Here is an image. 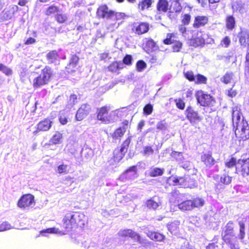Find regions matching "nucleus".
Instances as JSON below:
<instances>
[{
	"mask_svg": "<svg viewBox=\"0 0 249 249\" xmlns=\"http://www.w3.org/2000/svg\"><path fill=\"white\" fill-rule=\"evenodd\" d=\"M132 60V57L131 55L127 54L126 55L124 59H123V62L122 63L124 64H126L127 65H129L131 64V62Z\"/></svg>",
	"mask_w": 249,
	"mask_h": 249,
	"instance_id": "774afa93",
	"label": "nucleus"
},
{
	"mask_svg": "<svg viewBox=\"0 0 249 249\" xmlns=\"http://www.w3.org/2000/svg\"><path fill=\"white\" fill-rule=\"evenodd\" d=\"M13 227L7 221H4L0 224V232L12 229Z\"/></svg>",
	"mask_w": 249,
	"mask_h": 249,
	"instance_id": "c03bdc74",
	"label": "nucleus"
},
{
	"mask_svg": "<svg viewBox=\"0 0 249 249\" xmlns=\"http://www.w3.org/2000/svg\"><path fill=\"white\" fill-rule=\"evenodd\" d=\"M232 178L230 177L228 175L226 174H223L220 178V182L225 184L228 185L231 183Z\"/></svg>",
	"mask_w": 249,
	"mask_h": 249,
	"instance_id": "a19ab883",
	"label": "nucleus"
},
{
	"mask_svg": "<svg viewBox=\"0 0 249 249\" xmlns=\"http://www.w3.org/2000/svg\"><path fill=\"white\" fill-rule=\"evenodd\" d=\"M179 222L175 221L168 225V229L172 234H177L178 231Z\"/></svg>",
	"mask_w": 249,
	"mask_h": 249,
	"instance_id": "7c9ffc66",
	"label": "nucleus"
},
{
	"mask_svg": "<svg viewBox=\"0 0 249 249\" xmlns=\"http://www.w3.org/2000/svg\"><path fill=\"white\" fill-rule=\"evenodd\" d=\"M239 41L242 46L249 45V33L247 32H242L240 34Z\"/></svg>",
	"mask_w": 249,
	"mask_h": 249,
	"instance_id": "393cba45",
	"label": "nucleus"
},
{
	"mask_svg": "<svg viewBox=\"0 0 249 249\" xmlns=\"http://www.w3.org/2000/svg\"><path fill=\"white\" fill-rule=\"evenodd\" d=\"M137 168L136 166H132L127 169L120 177L122 180L134 179L137 177Z\"/></svg>",
	"mask_w": 249,
	"mask_h": 249,
	"instance_id": "9b49d317",
	"label": "nucleus"
},
{
	"mask_svg": "<svg viewBox=\"0 0 249 249\" xmlns=\"http://www.w3.org/2000/svg\"><path fill=\"white\" fill-rule=\"evenodd\" d=\"M97 14L98 17L103 18H111V16L113 15V11L109 10L107 5H102L98 9Z\"/></svg>",
	"mask_w": 249,
	"mask_h": 249,
	"instance_id": "4468645a",
	"label": "nucleus"
},
{
	"mask_svg": "<svg viewBox=\"0 0 249 249\" xmlns=\"http://www.w3.org/2000/svg\"><path fill=\"white\" fill-rule=\"evenodd\" d=\"M109 108L107 107H103L100 108L98 112L97 118L98 120H101L105 123H108L109 122V119L107 118L108 111Z\"/></svg>",
	"mask_w": 249,
	"mask_h": 249,
	"instance_id": "2eb2a0df",
	"label": "nucleus"
},
{
	"mask_svg": "<svg viewBox=\"0 0 249 249\" xmlns=\"http://www.w3.org/2000/svg\"><path fill=\"white\" fill-rule=\"evenodd\" d=\"M236 160L234 158H231L229 161L225 163L226 166L228 168H231L234 166H236Z\"/></svg>",
	"mask_w": 249,
	"mask_h": 249,
	"instance_id": "bf43d9fd",
	"label": "nucleus"
},
{
	"mask_svg": "<svg viewBox=\"0 0 249 249\" xmlns=\"http://www.w3.org/2000/svg\"><path fill=\"white\" fill-rule=\"evenodd\" d=\"M114 159L115 161L119 162L124 157L125 153L122 152L120 150H115L114 151Z\"/></svg>",
	"mask_w": 249,
	"mask_h": 249,
	"instance_id": "de8ad7c7",
	"label": "nucleus"
},
{
	"mask_svg": "<svg viewBox=\"0 0 249 249\" xmlns=\"http://www.w3.org/2000/svg\"><path fill=\"white\" fill-rule=\"evenodd\" d=\"M157 9L160 13H165L168 10V2L167 0H159Z\"/></svg>",
	"mask_w": 249,
	"mask_h": 249,
	"instance_id": "4be33fe9",
	"label": "nucleus"
},
{
	"mask_svg": "<svg viewBox=\"0 0 249 249\" xmlns=\"http://www.w3.org/2000/svg\"><path fill=\"white\" fill-rule=\"evenodd\" d=\"M153 111V106L151 104L146 105L143 108V112L145 114L150 115Z\"/></svg>",
	"mask_w": 249,
	"mask_h": 249,
	"instance_id": "69168bd1",
	"label": "nucleus"
},
{
	"mask_svg": "<svg viewBox=\"0 0 249 249\" xmlns=\"http://www.w3.org/2000/svg\"><path fill=\"white\" fill-rule=\"evenodd\" d=\"M185 114L187 119L191 123L195 122L196 120H200V116L198 112L195 110L191 106H188L187 107L185 111Z\"/></svg>",
	"mask_w": 249,
	"mask_h": 249,
	"instance_id": "1a4fd4ad",
	"label": "nucleus"
},
{
	"mask_svg": "<svg viewBox=\"0 0 249 249\" xmlns=\"http://www.w3.org/2000/svg\"><path fill=\"white\" fill-rule=\"evenodd\" d=\"M191 16L189 14H185L182 18L181 22L184 25H188L190 22Z\"/></svg>",
	"mask_w": 249,
	"mask_h": 249,
	"instance_id": "680f3d73",
	"label": "nucleus"
},
{
	"mask_svg": "<svg viewBox=\"0 0 249 249\" xmlns=\"http://www.w3.org/2000/svg\"><path fill=\"white\" fill-rule=\"evenodd\" d=\"M186 177V175L184 177H172L169 178L173 181L174 185H179L185 188Z\"/></svg>",
	"mask_w": 249,
	"mask_h": 249,
	"instance_id": "b1692460",
	"label": "nucleus"
},
{
	"mask_svg": "<svg viewBox=\"0 0 249 249\" xmlns=\"http://www.w3.org/2000/svg\"><path fill=\"white\" fill-rule=\"evenodd\" d=\"M18 7L13 5L5 9L1 13V18L3 20H9L12 18L14 14L18 11Z\"/></svg>",
	"mask_w": 249,
	"mask_h": 249,
	"instance_id": "9d476101",
	"label": "nucleus"
},
{
	"mask_svg": "<svg viewBox=\"0 0 249 249\" xmlns=\"http://www.w3.org/2000/svg\"><path fill=\"white\" fill-rule=\"evenodd\" d=\"M47 58L50 63H55L58 60V55L56 51H52L47 54Z\"/></svg>",
	"mask_w": 249,
	"mask_h": 249,
	"instance_id": "c85d7f7f",
	"label": "nucleus"
},
{
	"mask_svg": "<svg viewBox=\"0 0 249 249\" xmlns=\"http://www.w3.org/2000/svg\"><path fill=\"white\" fill-rule=\"evenodd\" d=\"M146 234L151 240L156 241H162L165 238V236L160 233L151 231H145L144 232Z\"/></svg>",
	"mask_w": 249,
	"mask_h": 249,
	"instance_id": "f3484780",
	"label": "nucleus"
},
{
	"mask_svg": "<svg viewBox=\"0 0 249 249\" xmlns=\"http://www.w3.org/2000/svg\"><path fill=\"white\" fill-rule=\"evenodd\" d=\"M207 81V78L203 75L197 74L196 77L195 81L196 84H205Z\"/></svg>",
	"mask_w": 249,
	"mask_h": 249,
	"instance_id": "3c124183",
	"label": "nucleus"
},
{
	"mask_svg": "<svg viewBox=\"0 0 249 249\" xmlns=\"http://www.w3.org/2000/svg\"><path fill=\"white\" fill-rule=\"evenodd\" d=\"M79 59V57L76 55L73 54L71 55L70 60L69 64L68 65V66L69 67V68H75L78 63Z\"/></svg>",
	"mask_w": 249,
	"mask_h": 249,
	"instance_id": "4c0bfd02",
	"label": "nucleus"
},
{
	"mask_svg": "<svg viewBox=\"0 0 249 249\" xmlns=\"http://www.w3.org/2000/svg\"><path fill=\"white\" fill-rule=\"evenodd\" d=\"M175 102L178 108L182 110L184 109L185 104L183 100L180 98L176 99L175 100Z\"/></svg>",
	"mask_w": 249,
	"mask_h": 249,
	"instance_id": "6e6d98bb",
	"label": "nucleus"
},
{
	"mask_svg": "<svg viewBox=\"0 0 249 249\" xmlns=\"http://www.w3.org/2000/svg\"><path fill=\"white\" fill-rule=\"evenodd\" d=\"M153 1V0H142L138 4V8L142 11L148 9L151 7Z\"/></svg>",
	"mask_w": 249,
	"mask_h": 249,
	"instance_id": "a878e982",
	"label": "nucleus"
},
{
	"mask_svg": "<svg viewBox=\"0 0 249 249\" xmlns=\"http://www.w3.org/2000/svg\"><path fill=\"white\" fill-rule=\"evenodd\" d=\"M67 18V16L66 14H57L55 16L56 20L60 23L65 22Z\"/></svg>",
	"mask_w": 249,
	"mask_h": 249,
	"instance_id": "5fc2aeb1",
	"label": "nucleus"
},
{
	"mask_svg": "<svg viewBox=\"0 0 249 249\" xmlns=\"http://www.w3.org/2000/svg\"><path fill=\"white\" fill-rule=\"evenodd\" d=\"M178 30L180 33L182 34V36L188 40L191 39L189 36H187L186 28L183 25H180L178 26Z\"/></svg>",
	"mask_w": 249,
	"mask_h": 249,
	"instance_id": "13d9d810",
	"label": "nucleus"
},
{
	"mask_svg": "<svg viewBox=\"0 0 249 249\" xmlns=\"http://www.w3.org/2000/svg\"><path fill=\"white\" fill-rule=\"evenodd\" d=\"M231 43L230 38L228 36L225 37L221 42L220 45L225 48L229 47Z\"/></svg>",
	"mask_w": 249,
	"mask_h": 249,
	"instance_id": "338daca9",
	"label": "nucleus"
},
{
	"mask_svg": "<svg viewBox=\"0 0 249 249\" xmlns=\"http://www.w3.org/2000/svg\"><path fill=\"white\" fill-rule=\"evenodd\" d=\"M56 232V229L54 228H48L40 231V234L43 236H46L45 233H53Z\"/></svg>",
	"mask_w": 249,
	"mask_h": 249,
	"instance_id": "052dcab7",
	"label": "nucleus"
},
{
	"mask_svg": "<svg viewBox=\"0 0 249 249\" xmlns=\"http://www.w3.org/2000/svg\"><path fill=\"white\" fill-rule=\"evenodd\" d=\"M232 120L233 127H236L235 134L236 137L243 141L249 139V126L243 120L241 121V113L237 107L232 108Z\"/></svg>",
	"mask_w": 249,
	"mask_h": 249,
	"instance_id": "f257e3e1",
	"label": "nucleus"
},
{
	"mask_svg": "<svg viewBox=\"0 0 249 249\" xmlns=\"http://www.w3.org/2000/svg\"><path fill=\"white\" fill-rule=\"evenodd\" d=\"M171 156L174 158L178 164L183 163L184 160H187V155L182 152H179L174 151L171 154Z\"/></svg>",
	"mask_w": 249,
	"mask_h": 249,
	"instance_id": "6ab92c4d",
	"label": "nucleus"
},
{
	"mask_svg": "<svg viewBox=\"0 0 249 249\" xmlns=\"http://www.w3.org/2000/svg\"><path fill=\"white\" fill-rule=\"evenodd\" d=\"M235 18L232 16H228L226 18V26L229 30H232L235 26Z\"/></svg>",
	"mask_w": 249,
	"mask_h": 249,
	"instance_id": "e433bc0d",
	"label": "nucleus"
},
{
	"mask_svg": "<svg viewBox=\"0 0 249 249\" xmlns=\"http://www.w3.org/2000/svg\"><path fill=\"white\" fill-rule=\"evenodd\" d=\"M129 237H131L141 244H146V240L142 239L141 237L136 232L130 230Z\"/></svg>",
	"mask_w": 249,
	"mask_h": 249,
	"instance_id": "f704fd0d",
	"label": "nucleus"
},
{
	"mask_svg": "<svg viewBox=\"0 0 249 249\" xmlns=\"http://www.w3.org/2000/svg\"><path fill=\"white\" fill-rule=\"evenodd\" d=\"M182 202L178 204V208L183 211H190L193 209V205L191 200H182Z\"/></svg>",
	"mask_w": 249,
	"mask_h": 249,
	"instance_id": "412c9836",
	"label": "nucleus"
},
{
	"mask_svg": "<svg viewBox=\"0 0 249 249\" xmlns=\"http://www.w3.org/2000/svg\"><path fill=\"white\" fill-rule=\"evenodd\" d=\"M149 24L145 22L134 23L132 30L138 35H142L148 32Z\"/></svg>",
	"mask_w": 249,
	"mask_h": 249,
	"instance_id": "f8f14e48",
	"label": "nucleus"
},
{
	"mask_svg": "<svg viewBox=\"0 0 249 249\" xmlns=\"http://www.w3.org/2000/svg\"><path fill=\"white\" fill-rule=\"evenodd\" d=\"M201 161L208 167H211L214 164L215 160L209 154H204L201 156Z\"/></svg>",
	"mask_w": 249,
	"mask_h": 249,
	"instance_id": "aec40b11",
	"label": "nucleus"
},
{
	"mask_svg": "<svg viewBox=\"0 0 249 249\" xmlns=\"http://www.w3.org/2000/svg\"><path fill=\"white\" fill-rule=\"evenodd\" d=\"M164 171V168L152 167L150 169L149 175L151 177H156L162 175Z\"/></svg>",
	"mask_w": 249,
	"mask_h": 249,
	"instance_id": "cd10ccee",
	"label": "nucleus"
},
{
	"mask_svg": "<svg viewBox=\"0 0 249 249\" xmlns=\"http://www.w3.org/2000/svg\"><path fill=\"white\" fill-rule=\"evenodd\" d=\"M173 1L172 2L171 6L169 8L170 10L175 12V13H179L182 9V6L179 1L177 0H173Z\"/></svg>",
	"mask_w": 249,
	"mask_h": 249,
	"instance_id": "2f4dec72",
	"label": "nucleus"
},
{
	"mask_svg": "<svg viewBox=\"0 0 249 249\" xmlns=\"http://www.w3.org/2000/svg\"><path fill=\"white\" fill-rule=\"evenodd\" d=\"M168 124L164 120L159 121L156 124V128L159 130L164 131L167 129Z\"/></svg>",
	"mask_w": 249,
	"mask_h": 249,
	"instance_id": "37998d69",
	"label": "nucleus"
},
{
	"mask_svg": "<svg viewBox=\"0 0 249 249\" xmlns=\"http://www.w3.org/2000/svg\"><path fill=\"white\" fill-rule=\"evenodd\" d=\"M35 204L34 196L31 194L22 196L18 203V206L20 208L32 207Z\"/></svg>",
	"mask_w": 249,
	"mask_h": 249,
	"instance_id": "0eeeda50",
	"label": "nucleus"
},
{
	"mask_svg": "<svg viewBox=\"0 0 249 249\" xmlns=\"http://www.w3.org/2000/svg\"><path fill=\"white\" fill-rule=\"evenodd\" d=\"M76 103H77V96L75 94L71 95L69 101L68 108L72 107Z\"/></svg>",
	"mask_w": 249,
	"mask_h": 249,
	"instance_id": "4d7b16f0",
	"label": "nucleus"
},
{
	"mask_svg": "<svg viewBox=\"0 0 249 249\" xmlns=\"http://www.w3.org/2000/svg\"><path fill=\"white\" fill-rule=\"evenodd\" d=\"M70 167L68 165L62 163L58 166L56 172L59 174H67L69 172Z\"/></svg>",
	"mask_w": 249,
	"mask_h": 249,
	"instance_id": "473e14b6",
	"label": "nucleus"
},
{
	"mask_svg": "<svg viewBox=\"0 0 249 249\" xmlns=\"http://www.w3.org/2000/svg\"><path fill=\"white\" fill-rule=\"evenodd\" d=\"M208 21V18L206 16H196L195 19L193 27L194 28H199L207 24Z\"/></svg>",
	"mask_w": 249,
	"mask_h": 249,
	"instance_id": "a211bd4d",
	"label": "nucleus"
},
{
	"mask_svg": "<svg viewBox=\"0 0 249 249\" xmlns=\"http://www.w3.org/2000/svg\"><path fill=\"white\" fill-rule=\"evenodd\" d=\"M124 64L121 62H114L112 63L108 67V69L111 72H116L118 70L123 69Z\"/></svg>",
	"mask_w": 249,
	"mask_h": 249,
	"instance_id": "bb28decb",
	"label": "nucleus"
},
{
	"mask_svg": "<svg viewBox=\"0 0 249 249\" xmlns=\"http://www.w3.org/2000/svg\"><path fill=\"white\" fill-rule=\"evenodd\" d=\"M222 239L230 249H240L237 237L233 233V223L229 221L223 229Z\"/></svg>",
	"mask_w": 249,
	"mask_h": 249,
	"instance_id": "7ed1b4c3",
	"label": "nucleus"
},
{
	"mask_svg": "<svg viewBox=\"0 0 249 249\" xmlns=\"http://www.w3.org/2000/svg\"><path fill=\"white\" fill-rule=\"evenodd\" d=\"M91 107L88 104H84L81 106L76 114L75 118L77 121H81L90 112Z\"/></svg>",
	"mask_w": 249,
	"mask_h": 249,
	"instance_id": "6e6552de",
	"label": "nucleus"
},
{
	"mask_svg": "<svg viewBox=\"0 0 249 249\" xmlns=\"http://www.w3.org/2000/svg\"><path fill=\"white\" fill-rule=\"evenodd\" d=\"M154 153V150L151 146H146L143 148V154L144 156L148 157Z\"/></svg>",
	"mask_w": 249,
	"mask_h": 249,
	"instance_id": "8fccbe9b",
	"label": "nucleus"
},
{
	"mask_svg": "<svg viewBox=\"0 0 249 249\" xmlns=\"http://www.w3.org/2000/svg\"><path fill=\"white\" fill-rule=\"evenodd\" d=\"M183 195L180 194L178 190H173L170 194L169 202L171 203L175 204L183 200Z\"/></svg>",
	"mask_w": 249,
	"mask_h": 249,
	"instance_id": "dca6fc26",
	"label": "nucleus"
},
{
	"mask_svg": "<svg viewBox=\"0 0 249 249\" xmlns=\"http://www.w3.org/2000/svg\"><path fill=\"white\" fill-rule=\"evenodd\" d=\"M197 102L202 106H212L214 102L212 96L204 93L202 91H198L196 95Z\"/></svg>",
	"mask_w": 249,
	"mask_h": 249,
	"instance_id": "423d86ee",
	"label": "nucleus"
},
{
	"mask_svg": "<svg viewBox=\"0 0 249 249\" xmlns=\"http://www.w3.org/2000/svg\"><path fill=\"white\" fill-rule=\"evenodd\" d=\"M130 142V139L129 138H127V139H126V140L122 144V147L120 151H121L122 152L125 153L127 151V149L129 146Z\"/></svg>",
	"mask_w": 249,
	"mask_h": 249,
	"instance_id": "864d4df0",
	"label": "nucleus"
},
{
	"mask_svg": "<svg viewBox=\"0 0 249 249\" xmlns=\"http://www.w3.org/2000/svg\"><path fill=\"white\" fill-rule=\"evenodd\" d=\"M239 225L240 227V229H239V233L238 236L240 239L242 240L244 238L245 236V224L242 221H239Z\"/></svg>",
	"mask_w": 249,
	"mask_h": 249,
	"instance_id": "79ce46f5",
	"label": "nucleus"
},
{
	"mask_svg": "<svg viewBox=\"0 0 249 249\" xmlns=\"http://www.w3.org/2000/svg\"><path fill=\"white\" fill-rule=\"evenodd\" d=\"M236 173L244 177L249 175V158L238 160L236 166Z\"/></svg>",
	"mask_w": 249,
	"mask_h": 249,
	"instance_id": "39448f33",
	"label": "nucleus"
},
{
	"mask_svg": "<svg viewBox=\"0 0 249 249\" xmlns=\"http://www.w3.org/2000/svg\"><path fill=\"white\" fill-rule=\"evenodd\" d=\"M185 183V188H194L197 186L196 180L191 178L189 176H186Z\"/></svg>",
	"mask_w": 249,
	"mask_h": 249,
	"instance_id": "c756f323",
	"label": "nucleus"
},
{
	"mask_svg": "<svg viewBox=\"0 0 249 249\" xmlns=\"http://www.w3.org/2000/svg\"><path fill=\"white\" fill-rule=\"evenodd\" d=\"M204 200L203 199L199 197H196L192 200L193 209L195 207H202L204 204Z\"/></svg>",
	"mask_w": 249,
	"mask_h": 249,
	"instance_id": "ea45409f",
	"label": "nucleus"
},
{
	"mask_svg": "<svg viewBox=\"0 0 249 249\" xmlns=\"http://www.w3.org/2000/svg\"><path fill=\"white\" fill-rule=\"evenodd\" d=\"M144 49L147 53H150V52L158 50V46L156 45L154 40L151 39L146 41Z\"/></svg>",
	"mask_w": 249,
	"mask_h": 249,
	"instance_id": "5701e85b",
	"label": "nucleus"
},
{
	"mask_svg": "<svg viewBox=\"0 0 249 249\" xmlns=\"http://www.w3.org/2000/svg\"><path fill=\"white\" fill-rule=\"evenodd\" d=\"M52 122L49 119H45L40 121L36 126V130L34 131L33 134L36 135L38 131H45L48 130L52 126Z\"/></svg>",
	"mask_w": 249,
	"mask_h": 249,
	"instance_id": "ddd939ff",
	"label": "nucleus"
},
{
	"mask_svg": "<svg viewBox=\"0 0 249 249\" xmlns=\"http://www.w3.org/2000/svg\"><path fill=\"white\" fill-rule=\"evenodd\" d=\"M146 67V63L142 60H139L136 64V68L137 70L141 72L144 70Z\"/></svg>",
	"mask_w": 249,
	"mask_h": 249,
	"instance_id": "49530a36",
	"label": "nucleus"
},
{
	"mask_svg": "<svg viewBox=\"0 0 249 249\" xmlns=\"http://www.w3.org/2000/svg\"><path fill=\"white\" fill-rule=\"evenodd\" d=\"M233 77V73L232 72H227L221 78V81L224 83L227 84L230 83Z\"/></svg>",
	"mask_w": 249,
	"mask_h": 249,
	"instance_id": "c9c22d12",
	"label": "nucleus"
},
{
	"mask_svg": "<svg viewBox=\"0 0 249 249\" xmlns=\"http://www.w3.org/2000/svg\"><path fill=\"white\" fill-rule=\"evenodd\" d=\"M32 75L34 77L33 86L34 88L37 89L49 83L52 75V71L49 67L46 66L42 70L39 74L33 72Z\"/></svg>",
	"mask_w": 249,
	"mask_h": 249,
	"instance_id": "20e7f679",
	"label": "nucleus"
},
{
	"mask_svg": "<svg viewBox=\"0 0 249 249\" xmlns=\"http://www.w3.org/2000/svg\"><path fill=\"white\" fill-rule=\"evenodd\" d=\"M183 73L185 78L190 81H195L196 77L192 71H184Z\"/></svg>",
	"mask_w": 249,
	"mask_h": 249,
	"instance_id": "603ef678",
	"label": "nucleus"
},
{
	"mask_svg": "<svg viewBox=\"0 0 249 249\" xmlns=\"http://www.w3.org/2000/svg\"><path fill=\"white\" fill-rule=\"evenodd\" d=\"M63 226L67 231L79 226L83 227L86 222L85 215L81 212H71L66 214L63 219Z\"/></svg>",
	"mask_w": 249,
	"mask_h": 249,
	"instance_id": "f03ea898",
	"label": "nucleus"
},
{
	"mask_svg": "<svg viewBox=\"0 0 249 249\" xmlns=\"http://www.w3.org/2000/svg\"><path fill=\"white\" fill-rule=\"evenodd\" d=\"M0 71H2L7 76L12 74V70L2 64H0Z\"/></svg>",
	"mask_w": 249,
	"mask_h": 249,
	"instance_id": "09e8293b",
	"label": "nucleus"
},
{
	"mask_svg": "<svg viewBox=\"0 0 249 249\" xmlns=\"http://www.w3.org/2000/svg\"><path fill=\"white\" fill-rule=\"evenodd\" d=\"M62 138V134L60 132H56L50 140V142L53 144H58L60 142Z\"/></svg>",
	"mask_w": 249,
	"mask_h": 249,
	"instance_id": "58836bf2",
	"label": "nucleus"
},
{
	"mask_svg": "<svg viewBox=\"0 0 249 249\" xmlns=\"http://www.w3.org/2000/svg\"><path fill=\"white\" fill-rule=\"evenodd\" d=\"M146 205L149 209H156L159 206L158 203L153 199H149L146 201Z\"/></svg>",
	"mask_w": 249,
	"mask_h": 249,
	"instance_id": "a18cd8bd",
	"label": "nucleus"
},
{
	"mask_svg": "<svg viewBox=\"0 0 249 249\" xmlns=\"http://www.w3.org/2000/svg\"><path fill=\"white\" fill-rule=\"evenodd\" d=\"M58 8L54 5H52L50 6L46 12V14L47 15H50L51 14H54L55 12H57Z\"/></svg>",
	"mask_w": 249,
	"mask_h": 249,
	"instance_id": "e2e57ef3",
	"label": "nucleus"
},
{
	"mask_svg": "<svg viewBox=\"0 0 249 249\" xmlns=\"http://www.w3.org/2000/svg\"><path fill=\"white\" fill-rule=\"evenodd\" d=\"M126 131V126H123V127H121L118 129H117L112 134V137L113 139H119V138L122 137L124 132Z\"/></svg>",
	"mask_w": 249,
	"mask_h": 249,
	"instance_id": "72a5a7b5",
	"label": "nucleus"
},
{
	"mask_svg": "<svg viewBox=\"0 0 249 249\" xmlns=\"http://www.w3.org/2000/svg\"><path fill=\"white\" fill-rule=\"evenodd\" d=\"M191 38V40H192L193 41V43H195V45L196 46H200V45H201L202 44H203L205 42V40L203 38L199 37L195 38L193 39L192 38Z\"/></svg>",
	"mask_w": 249,
	"mask_h": 249,
	"instance_id": "0e129e2a",
	"label": "nucleus"
}]
</instances>
